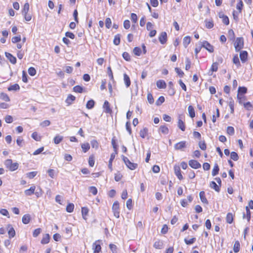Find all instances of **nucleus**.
<instances>
[{"label":"nucleus","instance_id":"10","mask_svg":"<svg viewBox=\"0 0 253 253\" xmlns=\"http://www.w3.org/2000/svg\"><path fill=\"white\" fill-rule=\"evenodd\" d=\"M159 40L161 44H165L166 43L167 41V34L165 32H163L161 33L159 37Z\"/></svg>","mask_w":253,"mask_h":253},{"label":"nucleus","instance_id":"28","mask_svg":"<svg viewBox=\"0 0 253 253\" xmlns=\"http://www.w3.org/2000/svg\"><path fill=\"white\" fill-rule=\"evenodd\" d=\"M246 215L244 214L243 218H247L248 221H249L251 219V211L248 207H246Z\"/></svg>","mask_w":253,"mask_h":253},{"label":"nucleus","instance_id":"16","mask_svg":"<svg viewBox=\"0 0 253 253\" xmlns=\"http://www.w3.org/2000/svg\"><path fill=\"white\" fill-rule=\"evenodd\" d=\"M31 219V215L29 214H26L23 216L22 221L24 224H27L30 222Z\"/></svg>","mask_w":253,"mask_h":253},{"label":"nucleus","instance_id":"13","mask_svg":"<svg viewBox=\"0 0 253 253\" xmlns=\"http://www.w3.org/2000/svg\"><path fill=\"white\" fill-rule=\"evenodd\" d=\"M7 229L8 230V234L9 238L10 239L13 238L15 236V231L11 224L7 225Z\"/></svg>","mask_w":253,"mask_h":253},{"label":"nucleus","instance_id":"55","mask_svg":"<svg viewBox=\"0 0 253 253\" xmlns=\"http://www.w3.org/2000/svg\"><path fill=\"white\" fill-rule=\"evenodd\" d=\"M196 238H192L189 240H188L187 239H184V242L187 245H191L193 244L196 241Z\"/></svg>","mask_w":253,"mask_h":253},{"label":"nucleus","instance_id":"15","mask_svg":"<svg viewBox=\"0 0 253 253\" xmlns=\"http://www.w3.org/2000/svg\"><path fill=\"white\" fill-rule=\"evenodd\" d=\"M248 52L246 51H242L240 53V58L243 63H245L248 58Z\"/></svg>","mask_w":253,"mask_h":253},{"label":"nucleus","instance_id":"9","mask_svg":"<svg viewBox=\"0 0 253 253\" xmlns=\"http://www.w3.org/2000/svg\"><path fill=\"white\" fill-rule=\"evenodd\" d=\"M174 173H175V175L177 177V178L179 180H182L183 179V177L181 173L180 168L179 166H175L174 167Z\"/></svg>","mask_w":253,"mask_h":253},{"label":"nucleus","instance_id":"3","mask_svg":"<svg viewBox=\"0 0 253 253\" xmlns=\"http://www.w3.org/2000/svg\"><path fill=\"white\" fill-rule=\"evenodd\" d=\"M123 159L126 165L130 169L134 170L137 168L138 165L136 163H131L127 157L123 156Z\"/></svg>","mask_w":253,"mask_h":253},{"label":"nucleus","instance_id":"56","mask_svg":"<svg viewBox=\"0 0 253 253\" xmlns=\"http://www.w3.org/2000/svg\"><path fill=\"white\" fill-rule=\"evenodd\" d=\"M147 100L148 102L151 104L154 103V100L151 93H149L147 94Z\"/></svg>","mask_w":253,"mask_h":253},{"label":"nucleus","instance_id":"12","mask_svg":"<svg viewBox=\"0 0 253 253\" xmlns=\"http://www.w3.org/2000/svg\"><path fill=\"white\" fill-rule=\"evenodd\" d=\"M186 142L185 141H182L174 145V149L175 150H182L183 148L186 147Z\"/></svg>","mask_w":253,"mask_h":253},{"label":"nucleus","instance_id":"38","mask_svg":"<svg viewBox=\"0 0 253 253\" xmlns=\"http://www.w3.org/2000/svg\"><path fill=\"white\" fill-rule=\"evenodd\" d=\"M116 153H116L115 154L112 153L111 155V157H110V160L109 161V164H108V167H109V169H111V170H112V162H113V160L115 159V154Z\"/></svg>","mask_w":253,"mask_h":253},{"label":"nucleus","instance_id":"35","mask_svg":"<svg viewBox=\"0 0 253 253\" xmlns=\"http://www.w3.org/2000/svg\"><path fill=\"white\" fill-rule=\"evenodd\" d=\"M233 62L237 66V67H239L241 66L239 59L237 54H236L234 56L233 58Z\"/></svg>","mask_w":253,"mask_h":253},{"label":"nucleus","instance_id":"53","mask_svg":"<svg viewBox=\"0 0 253 253\" xmlns=\"http://www.w3.org/2000/svg\"><path fill=\"white\" fill-rule=\"evenodd\" d=\"M109 248L111 250L112 253H118L117 251V246L113 244H110L109 245Z\"/></svg>","mask_w":253,"mask_h":253},{"label":"nucleus","instance_id":"61","mask_svg":"<svg viewBox=\"0 0 253 253\" xmlns=\"http://www.w3.org/2000/svg\"><path fill=\"white\" fill-rule=\"evenodd\" d=\"M112 24L111 20L110 18H107L105 20V26L107 28L109 29Z\"/></svg>","mask_w":253,"mask_h":253},{"label":"nucleus","instance_id":"23","mask_svg":"<svg viewBox=\"0 0 253 253\" xmlns=\"http://www.w3.org/2000/svg\"><path fill=\"white\" fill-rule=\"evenodd\" d=\"M159 129L160 131L164 134H168L169 133V129L165 125L161 126Z\"/></svg>","mask_w":253,"mask_h":253},{"label":"nucleus","instance_id":"21","mask_svg":"<svg viewBox=\"0 0 253 253\" xmlns=\"http://www.w3.org/2000/svg\"><path fill=\"white\" fill-rule=\"evenodd\" d=\"M156 84L159 88H165L166 87V84L163 80H158Z\"/></svg>","mask_w":253,"mask_h":253},{"label":"nucleus","instance_id":"60","mask_svg":"<svg viewBox=\"0 0 253 253\" xmlns=\"http://www.w3.org/2000/svg\"><path fill=\"white\" fill-rule=\"evenodd\" d=\"M28 73L30 75L33 76L36 74V70L34 67H30L28 69Z\"/></svg>","mask_w":253,"mask_h":253},{"label":"nucleus","instance_id":"30","mask_svg":"<svg viewBox=\"0 0 253 253\" xmlns=\"http://www.w3.org/2000/svg\"><path fill=\"white\" fill-rule=\"evenodd\" d=\"M63 137L59 135H56L54 138V142L56 144H59L63 140Z\"/></svg>","mask_w":253,"mask_h":253},{"label":"nucleus","instance_id":"8","mask_svg":"<svg viewBox=\"0 0 253 253\" xmlns=\"http://www.w3.org/2000/svg\"><path fill=\"white\" fill-rule=\"evenodd\" d=\"M103 108L104 109V112L108 114H112V109L110 107V104L108 101L106 100L104 102V104L103 105Z\"/></svg>","mask_w":253,"mask_h":253},{"label":"nucleus","instance_id":"47","mask_svg":"<svg viewBox=\"0 0 253 253\" xmlns=\"http://www.w3.org/2000/svg\"><path fill=\"white\" fill-rule=\"evenodd\" d=\"M247 91V88L246 87H241L240 86L238 88V93L244 95V94H245Z\"/></svg>","mask_w":253,"mask_h":253},{"label":"nucleus","instance_id":"27","mask_svg":"<svg viewBox=\"0 0 253 253\" xmlns=\"http://www.w3.org/2000/svg\"><path fill=\"white\" fill-rule=\"evenodd\" d=\"M20 89V86L17 84H14L8 87V91H17Z\"/></svg>","mask_w":253,"mask_h":253},{"label":"nucleus","instance_id":"54","mask_svg":"<svg viewBox=\"0 0 253 253\" xmlns=\"http://www.w3.org/2000/svg\"><path fill=\"white\" fill-rule=\"evenodd\" d=\"M37 174V171H32L26 173V176L30 179L33 178Z\"/></svg>","mask_w":253,"mask_h":253},{"label":"nucleus","instance_id":"7","mask_svg":"<svg viewBox=\"0 0 253 253\" xmlns=\"http://www.w3.org/2000/svg\"><path fill=\"white\" fill-rule=\"evenodd\" d=\"M189 165L193 169H198L201 167V164L196 160H191L189 161Z\"/></svg>","mask_w":253,"mask_h":253},{"label":"nucleus","instance_id":"2","mask_svg":"<svg viewBox=\"0 0 253 253\" xmlns=\"http://www.w3.org/2000/svg\"><path fill=\"white\" fill-rule=\"evenodd\" d=\"M235 50L237 52L240 51L244 47V39L243 38H237L234 43Z\"/></svg>","mask_w":253,"mask_h":253},{"label":"nucleus","instance_id":"33","mask_svg":"<svg viewBox=\"0 0 253 253\" xmlns=\"http://www.w3.org/2000/svg\"><path fill=\"white\" fill-rule=\"evenodd\" d=\"M95 102L93 100L91 99L87 101L86 104V107L88 109H91L94 107Z\"/></svg>","mask_w":253,"mask_h":253},{"label":"nucleus","instance_id":"52","mask_svg":"<svg viewBox=\"0 0 253 253\" xmlns=\"http://www.w3.org/2000/svg\"><path fill=\"white\" fill-rule=\"evenodd\" d=\"M89 192L93 195H96L97 193V189L94 186H90L89 187Z\"/></svg>","mask_w":253,"mask_h":253},{"label":"nucleus","instance_id":"46","mask_svg":"<svg viewBox=\"0 0 253 253\" xmlns=\"http://www.w3.org/2000/svg\"><path fill=\"white\" fill-rule=\"evenodd\" d=\"M91 147L95 149H97L99 147V143L96 140H92L90 141Z\"/></svg>","mask_w":253,"mask_h":253},{"label":"nucleus","instance_id":"6","mask_svg":"<svg viewBox=\"0 0 253 253\" xmlns=\"http://www.w3.org/2000/svg\"><path fill=\"white\" fill-rule=\"evenodd\" d=\"M202 46L206 48L209 52L212 53L214 51L213 46L208 42L205 41L202 42Z\"/></svg>","mask_w":253,"mask_h":253},{"label":"nucleus","instance_id":"4","mask_svg":"<svg viewBox=\"0 0 253 253\" xmlns=\"http://www.w3.org/2000/svg\"><path fill=\"white\" fill-rule=\"evenodd\" d=\"M114 215L117 218L120 217V206L118 201H115L112 206Z\"/></svg>","mask_w":253,"mask_h":253},{"label":"nucleus","instance_id":"62","mask_svg":"<svg viewBox=\"0 0 253 253\" xmlns=\"http://www.w3.org/2000/svg\"><path fill=\"white\" fill-rule=\"evenodd\" d=\"M21 40V36H16V37H13L11 39V42L13 43H17V42H20Z\"/></svg>","mask_w":253,"mask_h":253},{"label":"nucleus","instance_id":"26","mask_svg":"<svg viewBox=\"0 0 253 253\" xmlns=\"http://www.w3.org/2000/svg\"><path fill=\"white\" fill-rule=\"evenodd\" d=\"M81 147L83 151L86 153L90 149V145L88 143H84L81 144Z\"/></svg>","mask_w":253,"mask_h":253},{"label":"nucleus","instance_id":"44","mask_svg":"<svg viewBox=\"0 0 253 253\" xmlns=\"http://www.w3.org/2000/svg\"><path fill=\"white\" fill-rule=\"evenodd\" d=\"M88 212V210L86 207H83L82 208V213L84 219H85V216L87 215Z\"/></svg>","mask_w":253,"mask_h":253},{"label":"nucleus","instance_id":"59","mask_svg":"<svg viewBox=\"0 0 253 253\" xmlns=\"http://www.w3.org/2000/svg\"><path fill=\"white\" fill-rule=\"evenodd\" d=\"M211 70L212 72H216L218 70V63L217 62L213 63Z\"/></svg>","mask_w":253,"mask_h":253},{"label":"nucleus","instance_id":"17","mask_svg":"<svg viewBox=\"0 0 253 253\" xmlns=\"http://www.w3.org/2000/svg\"><path fill=\"white\" fill-rule=\"evenodd\" d=\"M76 99V97L72 94H70L68 96L66 99V103L68 105H70L73 103V102Z\"/></svg>","mask_w":253,"mask_h":253},{"label":"nucleus","instance_id":"32","mask_svg":"<svg viewBox=\"0 0 253 253\" xmlns=\"http://www.w3.org/2000/svg\"><path fill=\"white\" fill-rule=\"evenodd\" d=\"M188 112L189 114V116L192 118H194L195 116V110L193 106L190 105L188 108Z\"/></svg>","mask_w":253,"mask_h":253},{"label":"nucleus","instance_id":"34","mask_svg":"<svg viewBox=\"0 0 253 253\" xmlns=\"http://www.w3.org/2000/svg\"><path fill=\"white\" fill-rule=\"evenodd\" d=\"M240 249V244L238 241H236L234 245L233 250L235 253H238Z\"/></svg>","mask_w":253,"mask_h":253},{"label":"nucleus","instance_id":"50","mask_svg":"<svg viewBox=\"0 0 253 253\" xmlns=\"http://www.w3.org/2000/svg\"><path fill=\"white\" fill-rule=\"evenodd\" d=\"M113 42L114 44L118 45L120 43V35H117L115 36Z\"/></svg>","mask_w":253,"mask_h":253},{"label":"nucleus","instance_id":"25","mask_svg":"<svg viewBox=\"0 0 253 253\" xmlns=\"http://www.w3.org/2000/svg\"><path fill=\"white\" fill-rule=\"evenodd\" d=\"M191 42V38L189 36L185 37L183 39V44L184 46L186 48Z\"/></svg>","mask_w":253,"mask_h":253},{"label":"nucleus","instance_id":"40","mask_svg":"<svg viewBox=\"0 0 253 253\" xmlns=\"http://www.w3.org/2000/svg\"><path fill=\"white\" fill-rule=\"evenodd\" d=\"M210 187L211 188L214 189L217 192H219L220 190L219 186L216 184V183L214 181H211L210 183Z\"/></svg>","mask_w":253,"mask_h":253},{"label":"nucleus","instance_id":"51","mask_svg":"<svg viewBox=\"0 0 253 253\" xmlns=\"http://www.w3.org/2000/svg\"><path fill=\"white\" fill-rule=\"evenodd\" d=\"M231 159H232L234 161H237L239 159L238 155L237 153L235 152H232L230 154Z\"/></svg>","mask_w":253,"mask_h":253},{"label":"nucleus","instance_id":"57","mask_svg":"<svg viewBox=\"0 0 253 253\" xmlns=\"http://www.w3.org/2000/svg\"><path fill=\"white\" fill-rule=\"evenodd\" d=\"M243 6V3L242 0H239V2L237 4L236 8L238 10H239V12H241L242 9V7Z\"/></svg>","mask_w":253,"mask_h":253},{"label":"nucleus","instance_id":"19","mask_svg":"<svg viewBox=\"0 0 253 253\" xmlns=\"http://www.w3.org/2000/svg\"><path fill=\"white\" fill-rule=\"evenodd\" d=\"M200 198L201 202L203 203L208 204V201L206 198L205 193L204 191H201L199 193Z\"/></svg>","mask_w":253,"mask_h":253},{"label":"nucleus","instance_id":"36","mask_svg":"<svg viewBox=\"0 0 253 253\" xmlns=\"http://www.w3.org/2000/svg\"><path fill=\"white\" fill-rule=\"evenodd\" d=\"M206 27L208 29H211L213 27V22L212 20L208 21L207 19L205 20Z\"/></svg>","mask_w":253,"mask_h":253},{"label":"nucleus","instance_id":"31","mask_svg":"<svg viewBox=\"0 0 253 253\" xmlns=\"http://www.w3.org/2000/svg\"><path fill=\"white\" fill-rule=\"evenodd\" d=\"M226 222L229 224H231L233 220V216L232 213L229 212L227 213L226 217Z\"/></svg>","mask_w":253,"mask_h":253},{"label":"nucleus","instance_id":"42","mask_svg":"<svg viewBox=\"0 0 253 253\" xmlns=\"http://www.w3.org/2000/svg\"><path fill=\"white\" fill-rule=\"evenodd\" d=\"M74 209V205L72 203H70L67 205L66 207V211L68 212H72L73 211Z\"/></svg>","mask_w":253,"mask_h":253},{"label":"nucleus","instance_id":"41","mask_svg":"<svg viewBox=\"0 0 253 253\" xmlns=\"http://www.w3.org/2000/svg\"><path fill=\"white\" fill-rule=\"evenodd\" d=\"M0 99L7 102L10 101L9 96L5 93H1L0 94Z\"/></svg>","mask_w":253,"mask_h":253},{"label":"nucleus","instance_id":"45","mask_svg":"<svg viewBox=\"0 0 253 253\" xmlns=\"http://www.w3.org/2000/svg\"><path fill=\"white\" fill-rule=\"evenodd\" d=\"M165 97L163 96L159 97L158 100L156 102V104L157 106L161 105L163 103L165 102Z\"/></svg>","mask_w":253,"mask_h":253},{"label":"nucleus","instance_id":"37","mask_svg":"<svg viewBox=\"0 0 253 253\" xmlns=\"http://www.w3.org/2000/svg\"><path fill=\"white\" fill-rule=\"evenodd\" d=\"M219 170L218 166L217 164H215L212 170V175L213 176L216 175L218 173Z\"/></svg>","mask_w":253,"mask_h":253},{"label":"nucleus","instance_id":"14","mask_svg":"<svg viewBox=\"0 0 253 253\" xmlns=\"http://www.w3.org/2000/svg\"><path fill=\"white\" fill-rule=\"evenodd\" d=\"M5 55L6 58L9 60V61L13 64H15L16 63V58L15 57L13 56L11 53L5 52Z\"/></svg>","mask_w":253,"mask_h":253},{"label":"nucleus","instance_id":"20","mask_svg":"<svg viewBox=\"0 0 253 253\" xmlns=\"http://www.w3.org/2000/svg\"><path fill=\"white\" fill-rule=\"evenodd\" d=\"M154 247L156 249H161L163 247V242L162 241H156L154 244Z\"/></svg>","mask_w":253,"mask_h":253},{"label":"nucleus","instance_id":"29","mask_svg":"<svg viewBox=\"0 0 253 253\" xmlns=\"http://www.w3.org/2000/svg\"><path fill=\"white\" fill-rule=\"evenodd\" d=\"M237 99L238 100V102L240 104H243L244 101L246 100V97L242 94H238L237 95Z\"/></svg>","mask_w":253,"mask_h":253},{"label":"nucleus","instance_id":"63","mask_svg":"<svg viewBox=\"0 0 253 253\" xmlns=\"http://www.w3.org/2000/svg\"><path fill=\"white\" fill-rule=\"evenodd\" d=\"M123 57L124 58L125 60L126 61H129L130 60V55L128 53L126 52H124L123 53Z\"/></svg>","mask_w":253,"mask_h":253},{"label":"nucleus","instance_id":"11","mask_svg":"<svg viewBox=\"0 0 253 253\" xmlns=\"http://www.w3.org/2000/svg\"><path fill=\"white\" fill-rule=\"evenodd\" d=\"M177 126L179 129L182 131H184L185 130V126L183 121L182 120V116L179 115L178 117V120L177 123Z\"/></svg>","mask_w":253,"mask_h":253},{"label":"nucleus","instance_id":"18","mask_svg":"<svg viewBox=\"0 0 253 253\" xmlns=\"http://www.w3.org/2000/svg\"><path fill=\"white\" fill-rule=\"evenodd\" d=\"M36 189L35 186H31L29 189L25 190L24 193L26 196H31L34 194V192Z\"/></svg>","mask_w":253,"mask_h":253},{"label":"nucleus","instance_id":"49","mask_svg":"<svg viewBox=\"0 0 253 253\" xmlns=\"http://www.w3.org/2000/svg\"><path fill=\"white\" fill-rule=\"evenodd\" d=\"M74 91L77 93H82L83 90V88L80 85H76L73 87Z\"/></svg>","mask_w":253,"mask_h":253},{"label":"nucleus","instance_id":"5","mask_svg":"<svg viewBox=\"0 0 253 253\" xmlns=\"http://www.w3.org/2000/svg\"><path fill=\"white\" fill-rule=\"evenodd\" d=\"M100 242V240H97L93 244L92 250H93V253H100L101 251Z\"/></svg>","mask_w":253,"mask_h":253},{"label":"nucleus","instance_id":"24","mask_svg":"<svg viewBox=\"0 0 253 253\" xmlns=\"http://www.w3.org/2000/svg\"><path fill=\"white\" fill-rule=\"evenodd\" d=\"M49 239L50 237L49 234H46L43 236L42 239L41 241V243L42 244H46L49 243Z\"/></svg>","mask_w":253,"mask_h":253},{"label":"nucleus","instance_id":"58","mask_svg":"<svg viewBox=\"0 0 253 253\" xmlns=\"http://www.w3.org/2000/svg\"><path fill=\"white\" fill-rule=\"evenodd\" d=\"M227 133L230 135L234 134V128L232 126H228L227 128Z\"/></svg>","mask_w":253,"mask_h":253},{"label":"nucleus","instance_id":"39","mask_svg":"<svg viewBox=\"0 0 253 253\" xmlns=\"http://www.w3.org/2000/svg\"><path fill=\"white\" fill-rule=\"evenodd\" d=\"M140 136L143 138H144L148 134V129L147 128H144L140 130Z\"/></svg>","mask_w":253,"mask_h":253},{"label":"nucleus","instance_id":"48","mask_svg":"<svg viewBox=\"0 0 253 253\" xmlns=\"http://www.w3.org/2000/svg\"><path fill=\"white\" fill-rule=\"evenodd\" d=\"M133 52L136 56H140L141 53V49L139 47H135L134 48Z\"/></svg>","mask_w":253,"mask_h":253},{"label":"nucleus","instance_id":"1","mask_svg":"<svg viewBox=\"0 0 253 253\" xmlns=\"http://www.w3.org/2000/svg\"><path fill=\"white\" fill-rule=\"evenodd\" d=\"M4 165L6 168L11 171H13L18 169L19 167V164L17 163H12L11 159H7L4 161Z\"/></svg>","mask_w":253,"mask_h":253},{"label":"nucleus","instance_id":"22","mask_svg":"<svg viewBox=\"0 0 253 253\" xmlns=\"http://www.w3.org/2000/svg\"><path fill=\"white\" fill-rule=\"evenodd\" d=\"M124 80L126 87H128L130 85V80L128 76L126 74H124Z\"/></svg>","mask_w":253,"mask_h":253},{"label":"nucleus","instance_id":"43","mask_svg":"<svg viewBox=\"0 0 253 253\" xmlns=\"http://www.w3.org/2000/svg\"><path fill=\"white\" fill-rule=\"evenodd\" d=\"M32 138L37 141H39L41 139V137L39 135L37 132H34L31 135Z\"/></svg>","mask_w":253,"mask_h":253},{"label":"nucleus","instance_id":"64","mask_svg":"<svg viewBox=\"0 0 253 253\" xmlns=\"http://www.w3.org/2000/svg\"><path fill=\"white\" fill-rule=\"evenodd\" d=\"M41 228H39L36 229L33 232V235L34 237H37L39 235V234L41 233Z\"/></svg>","mask_w":253,"mask_h":253}]
</instances>
